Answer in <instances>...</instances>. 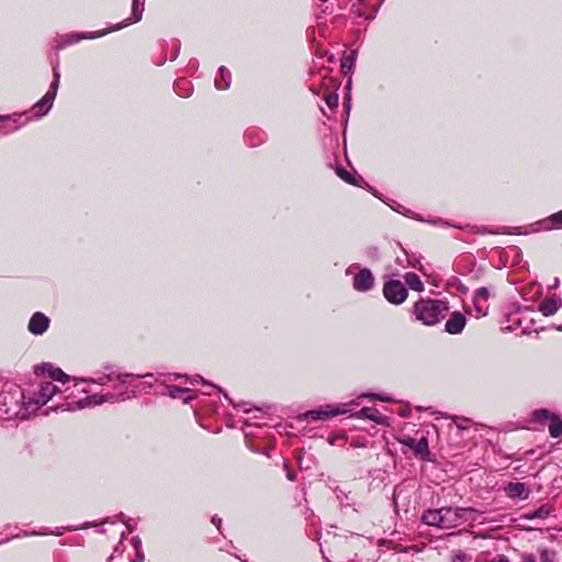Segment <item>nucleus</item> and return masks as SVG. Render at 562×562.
<instances>
[{
	"instance_id": "b1692460",
	"label": "nucleus",
	"mask_w": 562,
	"mask_h": 562,
	"mask_svg": "<svg viewBox=\"0 0 562 562\" xmlns=\"http://www.w3.org/2000/svg\"><path fill=\"white\" fill-rule=\"evenodd\" d=\"M356 56V52H351L349 55L347 56H344L342 60H341V70L345 75H347L348 72L351 71L353 65H355V57Z\"/></svg>"
},
{
	"instance_id": "c85d7f7f",
	"label": "nucleus",
	"mask_w": 562,
	"mask_h": 562,
	"mask_svg": "<svg viewBox=\"0 0 562 562\" xmlns=\"http://www.w3.org/2000/svg\"><path fill=\"white\" fill-rule=\"evenodd\" d=\"M361 397L374 398V400H379L381 402H392L393 401V398L390 396H384V395L375 394V393H364L361 395Z\"/></svg>"
},
{
	"instance_id": "79ce46f5",
	"label": "nucleus",
	"mask_w": 562,
	"mask_h": 562,
	"mask_svg": "<svg viewBox=\"0 0 562 562\" xmlns=\"http://www.w3.org/2000/svg\"><path fill=\"white\" fill-rule=\"evenodd\" d=\"M56 408H61L63 411H68V405H56Z\"/></svg>"
},
{
	"instance_id": "bb28decb",
	"label": "nucleus",
	"mask_w": 562,
	"mask_h": 562,
	"mask_svg": "<svg viewBox=\"0 0 562 562\" xmlns=\"http://www.w3.org/2000/svg\"><path fill=\"white\" fill-rule=\"evenodd\" d=\"M337 175L346 182L351 184H358L356 177H353L350 172L346 171L342 168L337 169Z\"/></svg>"
},
{
	"instance_id": "c03bdc74",
	"label": "nucleus",
	"mask_w": 562,
	"mask_h": 562,
	"mask_svg": "<svg viewBox=\"0 0 562 562\" xmlns=\"http://www.w3.org/2000/svg\"><path fill=\"white\" fill-rule=\"evenodd\" d=\"M288 477H289L291 481H292V480H294V476H293V474H292V473H289V474H288Z\"/></svg>"
},
{
	"instance_id": "2eb2a0df",
	"label": "nucleus",
	"mask_w": 562,
	"mask_h": 562,
	"mask_svg": "<svg viewBox=\"0 0 562 562\" xmlns=\"http://www.w3.org/2000/svg\"><path fill=\"white\" fill-rule=\"evenodd\" d=\"M357 417L366 418L375 422L380 425H386L387 418L382 416L376 408L364 407L357 413Z\"/></svg>"
},
{
	"instance_id": "f3484780",
	"label": "nucleus",
	"mask_w": 562,
	"mask_h": 562,
	"mask_svg": "<svg viewBox=\"0 0 562 562\" xmlns=\"http://www.w3.org/2000/svg\"><path fill=\"white\" fill-rule=\"evenodd\" d=\"M214 85L218 90H225L231 85V72L225 68L221 67L218 69V77L215 78Z\"/></svg>"
},
{
	"instance_id": "c756f323",
	"label": "nucleus",
	"mask_w": 562,
	"mask_h": 562,
	"mask_svg": "<svg viewBox=\"0 0 562 562\" xmlns=\"http://www.w3.org/2000/svg\"><path fill=\"white\" fill-rule=\"evenodd\" d=\"M550 221L552 222V226L554 228H562V211L553 214L550 217Z\"/></svg>"
},
{
	"instance_id": "58836bf2",
	"label": "nucleus",
	"mask_w": 562,
	"mask_h": 562,
	"mask_svg": "<svg viewBox=\"0 0 562 562\" xmlns=\"http://www.w3.org/2000/svg\"><path fill=\"white\" fill-rule=\"evenodd\" d=\"M212 522H213L215 526H217V528H218V527H220V524H221V519H220V518H217V517H213V518H212Z\"/></svg>"
},
{
	"instance_id": "0eeeda50",
	"label": "nucleus",
	"mask_w": 562,
	"mask_h": 562,
	"mask_svg": "<svg viewBox=\"0 0 562 562\" xmlns=\"http://www.w3.org/2000/svg\"><path fill=\"white\" fill-rule=\"evenodd\" d=\"M383 294L393 304H401L407 297V290L401 281L392 280L384 284Z\"/></svg>"
},
{
	"instance_id": "4c0bfd02",
	"label": "nucleus",
	"mask_w": 562,
	"mask_h": 562,
	"mask_svg": "<svg viewBox=\"0 0 562 562\" xmlns=\"http://www.w3.org/2000/svg\"><path fill=\"white\" fill-rule=\"evenodd\" d=\"M463 560H465V554L460 552V553L456 554L453 562H458V561L462 562Z\"/></svg>"
},
{
	"instance_id": "cd10ccee",
	"label": "nucleus",
	"mask_w": 562,
	"mask_h": 562,
	"mask_svg": "<svg viewBox=\"0 0 562 562\" xmlns=\"http://www.w3.org/2000/svg\"><path fill=\"white\" fill-rule=\"evenodd\" d=\"M555 559V552L549 549L540 550V560L541 562H553Z\"/></svg>"
},
{
	"instance_id": "37998d69",
	"label": "nucleus",
	"mask_w": 562,
	"mask_h": 562,
	"mask_svg": "<svg viewBox=\"0 0 562 562\" xmlns=\"http://www.w3.org/2000/svg\"><path fill=\"white\" fill-rule=\"evenodd\" d=\"M117 531L121 535V537H124V530H122L121 526H117Z\"/></svg>"
},
{
	"instance_id": "f8f14e48",
	"label": "nucleus",
	"mask_w": 562,
	"mask_h": 562,
	"mask_svg": "<svg viewBox=\"0 0 562 562\" xmlns=\"http://www.w3.org/2000/svg\"><path fill=\"white\" fill-rule=\"evenodd\" d=\"M505 493L509 498L527 499L530 491L525 483L512 482L506 485Z\"/></svg>"
},
{
	"instance_id": "ea45409f",
	"label": "nucleus",
	"mask_w": 562,
	"mask_h": 562,
	"mask_svg": "<svg viewBox=\"0 0 562 562\" xmlns=\"http://www.w3.org/2000/svg\"><path fill=\"white\" fill-rule=\"evenodd\" d=\"M198 381H202V382L204 383V381L202 380V378H200V376H195V378L190 379V384H193L194 382H198Z\"/></svg>"
},
{
	"instance_id": "393cba45",
	"label": "nucleus",
	"mask_w": 562,
	"mask_h": 562,
	"mask_svg": "<svg viewBox=\"0 0 562 562\" xmlns=\"http://www.w3.org/2000/svg\"><path fill=\"white\" fill-rule=\"evenodd\" d=\"M549 515H550V508L542 506L539 509L526 515V518H528V519H535V518L544 519Z\"/></svg>"
},
{
	"instance_id": "4be33fe9",
	"label": "nucleus",
	"mask_w": 562,
	"mask_h": 562,
	"mask_svg": "<svg viewBox=\"0 0 562 562\" xmlns=\"http://www.w3.org/2000/svg\"><path fill=\"white\" fill-rule=\"evenodd\" d=\"M190 391L188 389H181V387L171 386V387H169L168 394L172 398H182V401L184 403H188V402H190L193 398V396L192 395H188L186 397H182V395L187 394Z\"/></svg>"
},
{
	"instance_id": "423d86ee",
	"label": "nucleus",
	"mask_w": 562,
	"mask_h": 562,
	"mask_svg": "<svg viewBox=\"0 0 562 562\" xmlns=\"http://www.w3.org/2000/svg\"><path fill=\"white\" fill-rule=\"evenodd\" d=\"M54 77H55V80L50 85L49 90L46 92V94L40 101H37L35 103V105L32 109L35 112V116H37V117L45 115L49 111V109L53 104V101L56 97V90H57L58 81H59V74L57 72L56 68H54Z\"/></svg>"
},
{
	"instance_id": "c9c22d12",
	"label": "nucleus",
	"mask_w": 562,
	"mask_h": 562,
	"mask_svg": "<svg viewBox=\"0 0 562 562\" xmlns=\"http://www.w3.org/2000/svg\"><path fill=\"white\" fill-rule=\"evenodd\" d=\"M93 37H95V35L85 36V35H74V34H72V42H75V41H79V40H81V38H93Z\"/></svg>"
},
{
	"instance_id": "a18cd8bd",
	"label": "nucleus",
	"mask_w": 562,
	"mask_h": 562,
	"mask_svg": "<svg viewBox=\"0 0 562 562\" xmlns=\"http://www.w3.org/2000/svg\"><path fill=\"white\" fill-rule=\"evenodd\" d=\"M210 387L217 389L220 391V387L215 386L214 384H207Z\"/></svg>"
},
{
	"instance_id": "ddd939ff",
	"label": "nucleus",
	"mask_w": 562,
	"mask_h": 562,
	"mask_svg": "<svg viewBox=\"0 0 562 562\" xmlns=\"http://www.w3.org/2000/svg\"><path fill=\"white\" fill-rule=\"evenodd\" d=\"M487 299L488 291L486 288H480L475 291L473 302L479 316H484L486 314Z\"/></svg>"
},
{
	"instance_id": "f704fd0d",
	"label": "nucleus",
	"mask_w": 562,
	"mask_h": 562,
	"mask_svg": "<svg viewBox=\"0 0 562 562\" xmlns=\"http://www.w3.org/2000/svg\"><path fill=\"white\" fill-rule=\"evenodd\" d=\"M184 83H186V81H178V82L176 83V87H175L176 91H177L180 95H182V97H187V95H188V94H182V92H181V90H180V89H181V88H180V87H181V85H184Z\"/></svg>"
},
{
	"instance_id": "49530a36",
	"label": "nucleus",
	"mask_w": 562,
	"mask_h": 562,
	"mask_svg": "<svg viewBox=\"0 0 562 562\" xmlns=\"http://www.w3.org/2000/svg\"><path fill=\"white\" fill-rule=\"evenodd\" d=\"M106 33H108V31H103V32L99 33L97 36H101V35H104Z\"/></svg>"
},
{
	"instance_id": "6ab92c4d",
	"label": "nucleus",
	"mask_w": 562,
	"mask_h": 562,
	"mask_svg": "<svg viewBox=\"0 0 562 562\" xmlns=\"http://www.w3.org/2000/svg\"><path fill=\"white\" fill-rule=\"evenodd\" d=\"M404 280L406 284L414 291L423 292L425 289L420 278L414 272L406 273L404 276Z\"/></svg>"
},
{
	"instance_id": "5701e85b",
	"label": "nucleus",
	"mask_w": 562,
	"mask_h": 562,
	"mask_svg": "<svg viewBox=\"0 0 562 562\" xmlns=\"http://www.w3.org/2000/svg\"><path fill=\"white\" fill-rule=\"evenodd\" d=\"M16 120L10 116H0V133H8L16 130Z\"/></svg>"
},
{
	"instance_id": "f257e3e1",
	"label": "nucleus",
	"mask_w": 562,
	"mask_h": 562,
	"mask_svg": "<svg viewBox=\"0 0 562 562\" xmlns=\"http://www.w3.org/2000/svg\"><path fill=\"white\" fill-rule=\"evenodd\" d=\"M93 386L94 383H90L83 380H76L72 383V397L78 398L76 401H72V406L76 405L78 408H83L88 406L99 405L106 401L124 398V391H121L116 396L109 393L105 395H99L98 393L92 392Z\"/></svg>"
},
{
	"instance_id": "473e14b6",
	"label": "nucleus",
	"mask_w": 562,
	"mask_h": 562,
	"mask_svg": "<svg viewBox=\"0 0 562 562\" xmlns=\"http://www.w3.org/2000/svg\"><path fill=\"white\" fill-rule=\"evenodd\" d=\"M133 546L137 552V557L139 558V562H142L144 560V555L142 553H139V547H140V540L139 538H133Z\"/></svg>"
},
{
	"instance_id": "a211bd4d",
	"label": "nucleus",
	"mask_w": 562,
	"mask_h": 562,
	"mask_svg": "<svg viewBox=\"0 0 562 562\" xmlns=\"http://www.w3.org/2000/svg\"><path fill=\"white\" fill-rule=\"evenodd\" d=\"M406 445L409 446L416 454L424 457L428 453V441L426 438H422L420 440L409 439L406 441Z\"/></svg>"
},
{
	"instance_id": "72a5a7b5",
	"label": "nucleus",
	"mask_w": 562,
	"mask_h": 562,
	"mask_svg": "<svg viewBox=\"0 0 562 562\" xmlns=\"http://www.w3.org/2000/svg\"><path fill=\"white\" fill-rule=\"evenodd\" d=\"M488 562H509V560L506 559L504 555H497L491 559Z\"/></svg>"
},
{
	"instance_id": "20e7f679",
	"label": "nucleus",
	"mask_w": 562,
	"mask_h": 562,
	"mask_svg": "<svg viewBox=\"0 0 562 562\" xmlns=\"http://www.w3.org/2000/svg\"><path fill=\"white\" fill-rule=\"evenodd\" d=\"M58 387L52 381H42L33 391L23 393L26 409L35 411L47 404L57 393Z\"/></svg>"
},
{
	"instance_id": "1a4fd4ad",
	"label": "nucleus",
	"mask_w": 562,
	"mask_h": 562,
	"mask_svg": "<svg viewBox=\"0 0 562 562\" xmlns=\"http://www.w3.org/2000/svg\"><path fill=\"white\" fill-rule=\"evenodd\" d=\"M49 318L41 312H36L32 315L27 329L31 334L38 336L43 335L49 326Z\"/></svg>"
},
{
	"instance_id": "a878e982",
	"label": "nucleus",
	"mask_w": 562,
	"mask_h": 562,
	"mask_svg": "<svg viewBox=\"0 0 562 562\" xmlns=\"http://www.w3.org/2000/svg\"><path fill=\"white\" fill-rule=\"evenodd\" d=\"M555 416L547 409H538L533 413V418L536 422L542 423L544 420H551V417Z\"/></svg>"
},
{
	"instance_id": "4468645a",
	"label": "nucleus",
	"mask_w": 562,
	"mask_h": 562,
	"mask_svg": "<svg viewBox=\"0 0 562 562\" xmlns=\"http://www.w3.org/2000/svg\"><path fill=\"white\" fill-rule=\"evenodd\" d=\"M562 305V300L559 297H548L539 305V311L543 316L553 315Z\"/></svg>"
},
{
	"instance_id": "f03ea898",
	"label": "nucleus",
	"mask_w": 562,
	"mask_h": 562,
	"mask_svg": "<svg viewBox=\"0 0 562 562\" xmlns=\"http://www.w3.org/2000/svg\"><path fill=\"white\" fill-rule=\"evenodd\" d=\"M448 310V304L445 301L422 299L414 305V315L424 325L432 326L446 316Z\"/></svg>"
},
{
	"instance_id": "2f4dec72",
	"label": "nucleus",
	"mask_w": 562,
	"mask_h": 562,
	"mask_svg": "<svg viewBox=\"0 0 562 562\" xmlns=\"http://www.w3.org/2000/svg\"><path fill=\"white\" fill-rule=\"evenodd\" d=\"M453 420H454V423L457 424V427H458L459 429H465V428H468L469 419L453 417Z\"/></svg>"
},
{
	"instance_id": "412c9836",
	"label": "nucleus",
	"mask_w": 562,
	"mask_h": 562,
	"mask_svg": "<svg viewBox=\"0 0 562 562\" xmlns=\"http://www.w3.org/2000/svg\"><path fill=\"white\" fill-rule=\"evenodd\" d=\"M143 11H144V8L138 2V0H133V7H132V15L133 16H132V19L128 20V22L124 23L123 26H125L130 23L139 21L142 19ZM121 27H122V25H121ZM117 29H120V26Z\"/></svg>"
},
{
	"instance_id": "aec40b11",
	"label": "nucleus",
	"mask_w": 562,
	"mask_h": 562,
	"mask_svg": "<svg viewBox=\"0 0 562 562\" xmlns=\"http://www.w3.org/2000/svg\"><path fill=\"white\" fill-rule=\"evenodd\" d=\"M549 432L552 438H559L562 435V419L557 415L549 422Z\"/></svg>"
},
{
	"instance_id": "9b49d317",
	"label": "nucleus",
	"mask_w": 562,
	"mask_h": 562,
	"mask_svg": "<svg viewBox=\"0 0 562 562\" xmlns=\"http://www.w3.org/2000/svg\"><path fill=\"white\" fill-rule=\"evenodd\" d=\"M465 323L467 319L462 313L453 312L450 318L446 322V331L451 335L460 334L463 330Z\"/></svg>"
},
{
	"instance_id": "6e6552de",
	"label": "nucleus",
	"mask_w": 562,
	"mask_h": 562,
	"mask_svg": "<svg viewBox=\"0 0 562 562\" xmlns=\"http://www.w3.org/2000/svg\"><path fill=\"white\" fill-rule=\"evenodd\" d=\"M34 373L37 376L47 375L54 381L61 382L65 384L68 381V375L59 368L54 367L52 363H41L34 367Z\"/></svg>"
},
{
	"instance_id": "e433bc0d",
	"label": "nucleus",
	"mask_w": 562,
	"mask_h": 562,
	"mask_svg": "<svg viewBox=\"0 0 562 562\" xmlns=\"http://www.w3.org/2000/svg\"><path fill=\"white\" fill-rule=\"evenodd\" d=\"M522 560L524 562H536V558L532 554H525Z\"/></svg>"
},
{
	"instance_id": "dca6fc26",
	"label": "nucleus",
	"mask_w": 562,
	"mask_h": 562,
	"mask_svg": "<svg viewBox=\"0 0 562 562\" xmlns=\"http://www.w3.org/2000/svg\"><path fill=\"white\" fill-rule=\"evenodd\" d=\"M422 520L424 524L428 526H434L440 528L441 520V508L440 509H429L423 514Z\"/></svg>"
},
{
	"instance_id": "7c9ffc66",
	"label": "nucleus",
	"mask_w": 562,
	"mask_h": 562,
	"mask_svg": "<svg viewBox=\"0 0 562 562\" xmlns=\"http://www.w3.org/2000/svg\"><path fill=\"white\" fill-rule=\"evenodd\" d=\"M325 101L329 108L334 109L338 105V95L335 93H329L326 95Z\"/></svg>"
},
{
	"instance_id": "7ed1b4c3",
	"label": "nucleus",
	"mask_w": 562,
	"mask_h": 562,
	"mask_svg": "<svg viewBox=\"0 0 562 562\" xmlns=\"http://www.w3.org/2000/svg\"><path fill=\"white\" fill-rule=\"evenodd\" d=\"M481 514L473 508H441V522L440 529H451L461 526L465 522L473 525L474 522L483 524L480 520Z\"/></svg>"
},
{
	"instance_id": "9d476101",
	"label": "nucleus",
	"mask_w": 562,
	"mask_h": 562,
	"mask_svg": "<svg viewBox=\"0 0 562 562\" xmlns=\"http://www.w3.org/2000/svg\"><path fill=\"white\" fill-rule=\"evenodd\" d=\"M374 278L369 269H362L353 279V288L357 291H368L372 288Z\"/></svg>"
},
{
	"instance_id": "a19ab883",
	"label": "nucleus",
	"mask_w": 562,
	"mask_h": 562,
	"mask_svg": "<svg viewBox=\"0 0 562 562\" xmlns=\"http://www.w3.org/2000/svg\"><path fill=\"white\" fill-rule=\"evenodd\" d=\"M116 379L120 381V385H121V386L125 385L126 381H125V380H122V376H121V375H116Z\"/></svg>"
},
{
	"instance_id": "39448f33",
	"label": "nucleus",
	"mask_w": 562,
	"mask_h": 562,
	"mask_svg": "<svg viewBox=\"0 0 562 562\" xmlns=\"http://www.w3.org/2000/svg\"><path fill=\"white\" fill-rule=\"evenodd\" d=\"M359 404L355 401H351L349 403L340 404L337 406L333 405H326L324 407H321L318 409L310 411L305 414L306 418L311 420H319V419H328L330 417L337 416V415H344L352 411L355 406H358Z\"/></svg>"
}]
</instances>
